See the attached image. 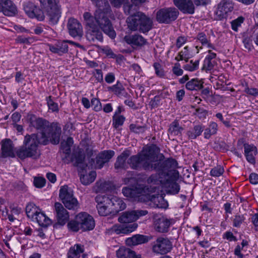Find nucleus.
Listing matches in <instances>:
<instances>
[{
    "instance_id": "obj_1",
    "label": "nucleus",
    "mask_w": 258,
    "mask_h": 258,
    "mask_svg": "<svg viewBox=\"0 0 258 258\" xmlns=\"http://www.w3.org/2000/svg\"><path fill=\"white\" fill-rule=\"evenodd\" d=\"M49 142V137L44 134H27L25 136L23 146L18 149L17 156L21 160L27 158L37 159L40 156L38 151V145L39 144L46 145Z\"/></svg>"
},
{
    "instance_id": "obj_2",
    "label": "nucleus",
    "mask_w": 258,
    "mask_h": 258,
    "mask_svg": "<svg viewBox=\"0 0 258 258\" xmlns=\"http://www.w3.org/2000/svg\"><path fill=\"white\" fill-rule=\"evenodd\" d=\"M135 7L133 3L127 4L123 6L125 13L130 15L126 20L128 28L132 31H139L143 33L148 32L153 27L152 19L142 12L134 13Z\"/></svg>"
},
{
    "instance_id": "obj_3",
    "label": "nucleus",
    "mask_w": 258,
    "mask_h": 258,
    "mask_svg": "<svg viewBox=\"0 0 258 258\" xmlns=\"http://www.w3.org/2000/svg\"><path fill=\"white\" fill-rule=\"evenodd\" d=\"M111 14L112 11L108 10L103 12L100 10H96L94 16L90 13V16L92 18L94 25L99 28L106 35L113 39L115 38L116 34L112 23L109 19V17Z\"/></svg>"
},
{
    "instance_id": "obj_4",
    "label": "nucleus",
    "mask_w": 258,
    "mask_h": 258,
    "mask_svg": "<svg viewBox=\"0 0 258 258\" xmlns=\"http://www.w3.org/2000/svg\"><path fill=\"white\" fill-rule=\"evenodd\" d=\"M95 221L92 216L86 212H81L77 215L74 219L70 221L67 224L69 230L77 232L90 231L95 227Z\"/></svg>"
},
{
    "instance_id": "obj_5",
    "label": "nucleus",
    "mask_w": 258,
    "mask_h": 258,
    "mask_svg": "<svg viewBox=\"0 0 258 258\" xmlns=\"http://www.w3.org/2000/svg\"><path fill=\"white\" fill-rule=\"evenodd\" d=\"M50 25L57 23L61 16L59 0H39Z\"/></svg>"
},
{
    "instance_id": "obj_6",
    "label": "nucleus",
    "mask_w": 258,
    "mask_h": 258,
    "mask_svg": "<svg viewBox=\"0 0 258 258\" xmlns=\"http://www.w3.org/2000/svg\"><path fill=\"white\" fill-rule=\"evenodd\" d=\"M83 18L87 26L86 34L87 40L93 42L96 41L102 42L103 40L102 31L94 25L92 18L90 16V13L85 12Z\"/></svg>"
},
{
    "instance_id": "obj_7",
    "label": "nucleus",
    "mask_w": 258,
    "mask_h": 258,
    "mask_svg": "<svg viewBox=\"0 0 258 258\" xmlns=\"http://www.w3.org/2000/svg\"><path fill=\"white\" fill-rule=\"evenodd\" d=\"M165 157L163 154H161L159 160L154 163L152 164V171L156 170L158 172L167 174L172 170H176L178 163L177 161L172 158H168L163 160Z\"/></svg>"
},
{
    "instance_id": "obj_8",
    "label": "nucleus",
    "mask_w": 258,
    "mask_h": 258,
    "mask_svg": "<svg viewBox=\"0 0 258 258\" xmlns=\"http://www.w3.org/2000/svg\"><path fill=\"white\" fill-rule=\"evenodd\" d=\"M179 14L174 7L161 8L156 12V20L160 24H169L177 19Z\"/></svg>"
},
{
    "instance_id": "obj_9",
    "label": "nucleus",
    "mask_w": 258,
    "mask_h": 258,
    "mask_svg": "<svg viewBox=\"0 0 258 258\" xmlns=\"http://www.w3.org/2000/svg\"><path fill=\"white\" fill-rule=\"evenodd\" d=\"M59 197L66 208L69 210H78L80 205L77 199L74 197L73 191L69 189L68 185L60 187Z\"/></svg>"
},
{
    "instance_id": "obj_10",
    "label": "nucleus",
    "mask_w": 258,
    "mask_h": 258,
    "mask_svg": "<svg viewBox=\"0 0 258 258\" xmlns=\"http://www.w3.org/2000/svg\"><path fill=\"white\" fill-rule=\"evenodd\" d=\"M27 119L30 127H32L40 133L38 134H44L47 135L50 124L46 119L38 117L33 114H28L27 116Z\"/></svg>"
},
{
    "instance_id": "obj_11",
    "label": "nucleus",
    "mask_w": 258,
    "mask_h": 258,
    "mask_svg": "<svg viewBox=\"0 0 258 258\" xmlns=\"http://www.w3.org/2000/svg\"><path fill=\"white\" fill-rule=\"evenodd\" d=\"M152 250L156 254H165L170 252L172 248V244L166 237H158L152 242Z\"/></svg>"
},
{
    "instance_id": "obj_12",
    "label": "nucleus",
    "mask_w": 258,
    "mask_h": 258,
    "mask_svg": "<svg viewBox=\"0 0 258 258\" xmlns=\"http://www.w3.org/2000/svg\"><path fill=\"white\" fill-rule=\"evenodd\" d=\"M127 164L134 170L152 171V163L145 160L141 153L131 156L127 160Z\"/></svg>"
},
{
    "instance_id": "obj_13",
    "label": "nucleus",
    "mask_w": 258,
    "mask_h": 258,
    "mask_svg": "<svg viewBox=\"0 0 258 258\" xmlns=\"http://www.w3.org/2000/svg\"><path fill=\"white\" fill-rule=\"evenodd\" d=\"M163 186L167 188V192L172 195L177 194L180 190V186L176 182L179 178V172L172 170L167 174Z\"/></svg>"
},
{
    "instance_id": "obj_14",
    "label": "nucleus",
    "mask_w": 258,
    "mask_h": 258,
    "mask_svg": "<svg viewBox=\"0 0 258 258\" xmlns=\"http://www.w3.org/2000/svg\"><path fill=\"white\" fill-rule=\"evenodd\" d=\"M157 189L156 186L152 187L149 185L136 186L134 188L128 187H123L122 192L123 195L126 197L135 198L139 194H145L148 192H154Z\"/></svg>"
},
{
    "instance_id": "obj_15",
    "label": "nucleus",
    "mask_w": 258,
    "mask_h": 258,
    "mask_svg": "<svg viewBox=\"0 0 258 258\" xmlns=\"http://www.w3.org/2000/svg\"><path fill=\"white\" fill-rule=\"evenodd\" d=\"M1 156L3 158H15L18 149L15 148V145L10 139H5L1 142Z\"/></svg>"
},
{
    "instance_id": "obj_16",
    "label": "nucleus",
    "mask_w": 258,
    "mask_h": 258,
    "mask_svg": "<svg viewBox=\"0 0 258 258\" xmlns=\"http://www.w3.org/2000/svg\"><path fill=\"white\" fill-rule=\"evenodd\" d=\"M234 9V3L231 0H222L217 6L216 15L217 19L221 20L227 17V14Z\"/></svg>"
},
{
    "instance_id": "obj_17",
    "label": "nucleus",
    "mask_w": 258,
    "mask_h": 258,
    "mask_svg": "<svg viewBox=\"0 0 258 258\" xmlns=\"http://www.w3.org/2000/svg\"><path fill=\"white\" fill-rule=\"evenodd\" d=\"M155 230L160 233L167 232L171 224V220L161 215L156 214L153 216Z\"/></svg>"
},
{
    "instance_id": "obj_18",
    "label": "nucleus",
    "mask_w": 258,
    "mask_h": 258,
    "mask_svg": "<svg viewBox=\"0 0 258 258\" xmlns=\"http://www.w3.org/2000/svg\"><path fill=\"white\" fill-rule=\"evenodd\" d=\"M95 201L97 203L96 208L100 216H106L112 213L107 196L98 195L95 198Z\"/></svg>"
},
{
    "instance_id": "obj_19",
    "label": "nucleus",
    "mask_w": 258,
    "mask_h": 258,
    "mask_svg": "<svg viewBox=\"0 0 258 258\" xmlns=\"http://www.w3.org/2000/svg\"><path fill=\"white\" fill-rule=\"evenodd\" d=\"M159 152L160 148L156 145L152 144L144 148L141 154L145 160L154 163L158 161Z\"/></svg>"
},
{
    "instance_id": "obj_20",
    "label": "nucleus",
    "mask_w": 258,
    "mask_h": 258,
    "mask_svg": "<svg viewBox=\"0 0 258 258\" xmlns=\"http://www.w3.org/2000/svg\"><path fill=\"white\" fill-rule=\"evenodd\" d=\"M114 151L113 150H104L98 153L96 157L95 167L101 169L114 156Z\"/></svg>"
},
{
    "instance_id": "obj_21",
    "label": "nucleus",
    "mask_w": 258,
    "mask_h": 258,
    "mask_svg": "<svg viewBox=\"0 0 258 258\" xmlns=\"http://www.w3.org/2000/svg\"><path fill=\"white\" fill-rule=\"evenodd\" d=\"M0 12L5 16L13 17L18 14V9L11 0H0Z\"/></svg>"
},
{
    "instance_id": "obj_22",
    "label": "nucleus",
    "mask_w": 258,
    "mask_h": 258,
    "mask_svg": "<svg viewBox=\"0 0 258 258\" xmlns=\"http://www.w3.org/2000/svg\"><path fill=\"white\" fill-rule=\"evenodd\" d=\"M173 2L183 14H193L195 13V3L191 0H173Z\"/></svg>"
},
{
    "instance_id": "obj_23",
    "label": "nucleus",
    "mask_w": 258,
    "mask_h": 258,
    "mask_svg": "<svg viewBox=\"0 0 258 258\" xmlns=\"http://www.w3.org/2000/svg\"><path fill=\"white\" fill-rule=\"evenodd\" d=\"M85 155L81 151H76L71 155L70 162H73L75 167L78 168V172L86 170L87 164L85 163Z\"/></svg>"
},
{
    "instance_id": "obj_24",
    "label": "nucleus",
    "mask_w": 258,
    "mask_h": 258,
    "mask_svg": "<svg viewBox=\"0 0 258 258\" xmlns=\"http://www.w3.org/2000/svg\"><path fill=\"white\" fill-rule=\"evenodd\" d=\"M54 209L57 223L61 225H64L69 219V213L63 205L58 202L54 204Z\"/></svg>"
},
{
    "instance_id": "obj_25",
    "label": "nucleus",
    "mask_w": 258,
    "mask_h": 258,
    "mask_svg": "<svg viewBox=\"0 0 258 258\" xmlns=\"http://www.w3.org/2000/svg\"><path fill=\"white\" fill-rule=\"evenodd\" d=\"M131 154V151L126 149H125L120 155H119L114 163V168L117 171L121 170H126L128 168L127 162H126L127 159Z\"/></svg>"
},
{
    "instance_id": "obj_26",
    "label": "nucleus",
    "mask_w": 258,
    "mask_h": 258,
    "mask_svg": "<svg viewBox=\"0 0 258 258\" xmlns=\"http://www.w3.org/2000/svg\"><path fill=\"white\" fill-rule=\"evenodd\" d=\"M107 198L112 213H117L126 208V204L120 198L113 196H107Z\"/></svg>"
},
{
    "instance_id": "obj_27",
    "label": "nucleus",
    "mask_w": 258,
    "mask_h": 258,
    "mask_svg": "<svg viewBox=\"0 0 258 258\" xmlns=\"http://www.w3.org/2000/svg\"><path fill=\"white\" fill-rule=\"evenodd\" d=\"M67 27L70 35L75 37L77 36H81L83 33L82 26L79 21L74 18L69 19L67 24Z\"/></svg>"
},
{
    "instance_id": "obj_28",
    "label": "nucleus",
    "mask_w": 258,
    "mask_h": 258,
    "mask_svg": "<svg viewBox=\"0 0 258 258\" xmlns=\"http://www.w3.org/2000/svg\"><path fill=\"white\" fill-rule=\"evenodd\" d=\"M61 133V127L57 122H52L50 124V128L46 134H51L50 142L54 145H57L60 141V137Z\"/></svg>"
},
{
    "instance_id": "obj_29",
    "label": "nucleus",
    "mask_w": 258,
    "mask_h": 258,
    "mask_svg": "<svg viewBox=\"0 0 258 258\" xmlns=\"http://www.w3.org/2000/svg\"><path fill=\"white\" fill-rule=\"evenodd\" d=\"M69 42H71V41L63 40L57 41L54 45H49V50L52 52L61 56L63 54L68 53L69 50L68 43Z\"/></svg>"
},
{
    "instance_id": "obj_30",
    "label": "nucleus",
    "mask_w": 258,
    "mask_h": 258,
    "mask_svg": "<svg viewBox=\"0 0 258 258\" xmlns=\"http://www.w3.org/2000/svg\"><path fill=\"white\" fill-rule=\"evenodd\" d=\"M244 155L246 160L252 164H255V159L254 156L257 154V148L253 144L244 143Z\"/></svg>"
},
{
    "instance_id": "obj_31",
    "label": "nucleus",
    "mask_w": 258,
    "mask_h": 258,
    "mask_svg": "<svg viewBox=\"0 0 258 258\" xmlns=\"http://www.w3.org/2000/svg\"><path fill=\"white\" fill-rule=\"evenodd\" d=\"M123 39L126 43L132 46H142L147 43V40L139 34L126 35Z\"/></svg>"
},
{
    "instance_id": "obj_32",
    "label": "nucleus",
    "mask_w": 258,
    "mask_h": 258,
    "mask_svg": "<svg viewBox=\"0 0 258 258\" xmlns=\"http://www.w3.org/2000/svg\"><path fill=\"white\" fill-rule=\"evenodd\" d=\"M148 236L136 234L131 237L127 238L125 240V243L130 246H136L148 242L150 240Z\"/></svg>"
},
{
    "instance_id": "obj_33",
    "label": "nucleus",
    "mask_w": 258,
    "mask_h": 258,
    "mask_svg": "<svg viewBox=\"0 0 258 258\" xmlns=\"http://www.w3.org/2000/svg\"><path fill=\"white\" fill-rule=\"evenodd\" d=\"M167 174L163 172H158V173L152 174L146 180L148 184L153 185H159L164 183L165 179L167 177Z\"/></svg>"
},
{
    "instance_id": "obj_34",
    "label": "nucleus",
    "mask_w": 258,
    "mask_h": 258,
    "mask_svg": "<svg viewBox=\"0 0 258 258\" xmlns=\"http://www.w3.org/2000/svg\"><path fill=\"white\" fill-rule=\"evenodd\" d=\"M149 199L151 202L150 206L155 208H165L167 206V203L165 202L162 197L159 194L149 195Z\"/></svg>"
},
{
    "instance_id": "obj_35",
    "label": "nucleus",
    "mask_w": 258,
    "mask_h": 258,
    "mask_svg": "<svg viewBox=\"0 0 258 258\" xmlns=\"http://www.w3.org/2000/svg\"><path fill=\"white\" fill-rule=\"evenodd\" d=\"M138 227V224L134 223L127 225H114L113 229L117 234L120 233L128 234L135 231Z\"/></svg>"
},
{
    "instance_id": "obj_36",
    "label": "nucleus",
    "mask_w": 258,
    "mask_h": 258,
    "mask_svg": "<svg viewBox=\"0 0 258 258\" xmlns=\"http://www.w3.org/2000/svg\"><path fill=\"white\" fill-rule=\"evenodd\" d=\"M84 171L81 170V172H79L80 181L83 185H89L95 180L96 177V172L92 171L89 174H84Z\"/></svg>"
},
{
    "instance_id": "obj_37",
    "label": "nucleus",
    "mask_w": 258,
    "mask_h": 258,
    "mask_svg": "<svg viewBox=\"0 0 258 258\" xmlns=\"http://www.w3.org/2000/svg\"><path fill=\"white\" fill-rule=\"evenodd\" d=\"M84 251V245L76 244L71 246L67 253L68 258H79L81 253Z\"/></svg>"
},
{
    "instance_id": "obj_38",
    "label": "nucleus",
    "mask_w": 258,
    "mask_h": 258,
    "mask_svg": "<svg viewBox=\"0 0 258 258\" xmlns=\"http://www.w3.org/2000/svg\"><path fill=\"white\" fill-rule=\"evenodd\" d=\"M204 130V126L202 124H197L192 128H190L186 132L189 140H194L202 135Z\"/></svg>"
},
{
    "instance_id": "obj_39",
    "label": "nucleus",
    "mask_w": 258,
    "mask_h": 258,
    "mask_svg": "<svg viewBox=\"0 0 258 258\" xmlns=\"http://www.w3.org/2000/svg\"><path fill=\"white\" fill-rule=\"evenodd\" d=\"M117 258H137L136 252L124 246L120 247L116 252Z\"/></svg>"
},
{
    "instance_id": "obj_40",
    "label": "nucleus",
    "mask_w": 258,
    "mask_h": 258,
    "mask_svg": "<svg viewBox=\"0 0 258 258\" xmlns=\"http://www.w3.org/2000/svg\"><path fill=\"white\" fill-rule=\"evenodd\" d=\"M108 90L112 92L119 97L122 96L126 97L127 95V93L125 91L123 85L119 81H117L116 84L108 87Z\"/></svg>"
},
{
    "instance_id": "obj_41",
    "label": "nucleus",
    "mask_w": 258,
    "mask_h": 258,
    "mask_svg": "<svg viewBox=\"0 0 258 258\" xmlns=\"http://www.w3.org/2000/svg\"><path fill=\"white\" fill-rule=\"evenodd\" d=\"M204 82L198 78L192 79L185 84V88L190 91H199L204 87Z\"/></svg>"
},
{
    "instance_id": "obj_42",
    "label": "nucleus",
    "mask_w": 258,
    "mask_h": 258,
    "mask_svg": "<svg viewBox=\"0 0 258 258\" xmlns=\"http://www.w3.org/2000/svg\"><path fill=\"white\" fill-rule=\"evenodd\" d=\"M183 128L179 125L178 121L174 120L169 125L168 132L172 136H180Z\"/></svg>"
},
{
    "instance_id": "obj_43",
    "label": "nucleus",
    "mask_w": 258,
    "mask_h": 258,
    "mask_svg": "<svg viewBox=\"0 0 258 258\" xmlns=\"http://www.w3.org/2000/svg\"><path fill=\"white\" fill-rule=\"evenodd\" d=\"M34 218L38 224L43 227H47L51 223L50 219L42 212H39Z\"/></svg>"
},
{
    "instance_id": "obj_44",
    "label": "nucleus",
    "mask_w": 258,
    "mask_h": 258,
    "mask_svg": "<svg viewBox=\"0 0 258 258\" xmlns=\"http://www.w3.org/2000/svg\"><path fill=\"white\" fill-rule=\"evenodd\" d=\"M118 221L121 223H132L136 221L133 211H126L122 213V215L118 217Z\"/></svg>"
},
{
    "instance_id": "obj_45",
    "label": "nucleus",
    "mask_w": 258,
    "mask_h": 258,
    "mask_svg": "<svg viewBox=\"0 0 258 258\" xmlns=\"http://www.w3.org/2000/svg\"><path fill=\"white\" fill-rule=\"evenodd\" d=\"M204 138L206 139L210 138L211 136L217 134L218 131V124L215 122H211L210 123L208 127L204 129Z\"/></svg>"
},
{
    "instance_id": "obj_46",
    "label": "nucleus",
    "mask_w": 258,
    "mask_h": 258,
    "mask_svg": "<svg viewBox=\"0 0 258 258\" xmlns=\"http://www.w3.org/2000/svg\"><path fill=\"white\" fill-rule=\"evenodd\" d=\"M93 5L97 8L96 10L106 12V11H111L110 6L107 0H91Z\"/></svg>"
},
{
    "instance_id": "obj_47",
    "label": "nucleus",
    "mask_w": 258,
    "mask_h": 258,
    "mask_svg": "<svg viewBox=\"0 0 258 258\" xmlns=\"http://www.w3.org/2000/svg\"><path fill=\"white\" fill-rule=\"evenodd\" d=\"M39 208L33 203H28L26 207V213L28 218L34 219V217L39 212Z\"/></svg>"
},
{
    "instance_id": "obj_48",
    "label": "nucleus",
    "mask_w": 258,
    "mask_h": 258,
    "mask_svg": "<svg viewBox=\"0 0 258 258\" xmlns=\"http://www.w3.org/2000/svg\"><path fill=\"white\" fill-rule=\"evenodd\" d=\"M131 132L137 134H142L145 132L147 129V126L146 124L140 125L137 123H132L129 126Z\"/></svg>"
},
{
    "instance_id": "obj_49",
    "label": "nucleus",
    "mask_w": 258,
    "mask_h": 258,
    "mask_svg": "<svg viewBox=\"0 0 258 258\" xmlns=\"http://www.w3.org/2000/svg\"><path fill=\"white\" fill-rule=\"evenodd\" d=\"M242 42L245 48L248 51H250L253 48L252 36L250 34L245 33L243 36Z\"/></svg>"
},
{
    "instance_id": "obj_50",
    "label": "nucleus",
    "mask_w": 258,
    "mask_h": 258,
    "mask_svg": "<svg viewBox=\"0 0 258 258\" xmlns=\"http://www.w3.org/2000/svg\"><path fill=\"white\" fill-rule=\"evenodd\" d=\"M36 7L37 6L33 3L29 1L25 2L23 5L24 10L28 17H33L34 16L32 11L34 10V9H36Z\"/></svg>"
},
{
    "instance_id": "obj_51",
    "label": "nucleus",
    "mask_w": 258,
    "mask_h": 258,
    "mask_svg": "<svg viewBox=\"0 0 258 258\" xmlns=\"http://www.w3.org/2000/svg\"><path fill=\"white\" fill-rule=\"evenodd\" d=\"M199 60H190L188 63H187L183 66V68L186 71L194 72L199 68Z\"/></svg>"
},
{
    "instance_id": "obj_52",
    "label": "nucleus",
    "mask_w": 258,
    "mask_h": 258,
    "mask_svg": "<svg viewBox=\"0 0 258 258\" xmlns=\"http://www.w3.org/2000/svg\"><path fill=\"white\" fill-rule=\"evenodd\" d=\"M46 101L49 110H50L53 112H58L59 111L58 104L52 100L51 96L47 97L46 98Z\"/></svg>"
},
{
    "instance_id": "obj_53",
    "label": "nucleus",
    "mask_w": 258,
    "mask_h": 258,
    "mask_svg": "<svg viewBox=\"0 0 258 258\" xmlns=\"http://www.w3.org/2000/svg\"><path fill=\"white\" fill-rule=\"evenodd\" d=\"M179 52L181 54V58H178V56H176L175 59L178 61L184 60L186 62H188L189 59L190 58L188 47L187 46L184 47L183 50Z\"/></svg>"
},
{
    "instance_id": "obj_54",
    "label": "nucleus",
    "mask_w": 258,
    "mask_h": 258,
    "mask_svg": "<svg viewBox=\"0 0 258 258\" xmlns=\"http://www.w3.org/2000/svg\"><path fill=\"white\" fill-rule=\"evenodd\" d=\"M32 13L34 16L33 17H29V18L32 19L35 18L40 21H42L44 20L45 15L44 12L38 7L37 6L36 9H34V10L32 11Z\"/></svg>"
},
{
    "instance_id": "obj_55",
    "label": "nucleus",
    "mask_w": 258,
    "mask_h": 258,
    "mask_svg": "<svg viewBox=\"0 0 258 258\" xmlns=\"http://www.w3.org/2000/svg\"><path fill=\"white\" fill-rule=\"evenodd\" d=\"M125 117L123 115L115 116L113 115L112 117V125L115 128H117L121 126L125 120Z\"/></svg>"
},
{
    "instance_id": "obj_56",
    "label": "nucleus",
    "mask_w": 258,
    "mask_h": 258,
    "mask_svg": "<svg viewBox=\"0 0 258 258\" xmlns=\"http://www.w3.org/2000/svg\"><path fill=\"white\" fill-rule=\"evenodd\" d=\"M224 172V169L223 166L218 165L213 168L210 171V175L213 177H219L222 175Z\"/></svg>"
},
{
    "instance_id": "obj_57",
    "label": "nucleus",
    "mask_w": 258,
    "mask_h": 258,
    "mask_svg": "<svg viewBox=\"0 0 258 258\" xmlns=\"http://www.w3.org/2000/svg\"><path fill=\"white\" fill-rule=\"evenodd\" d=\"M61 146L63 153L66 154V157L62 159V160L65 163L69 164L70 161L67 160V158L71 154V147L69 146V145H67L63 143H61Z\"/></svg>"
},
{
    "instance_id": "obj_58",
    "label": "nucleus",
    "mask_w": 258,
    "mask_h": 258,
    "mask_svg": "<svg viewBox=\"0 0 258 258\" xmlns=\"http://www.w3.org/2000/svg\"><path fill=\"white\" fill-rule=\"evenodd\" d=\"M244 220L245 217L243 215H235L233 220V226L234 227H240Z\"/></svg>"
},
{
    "instance_id": "obj_59",
    "label": "nucleus",
    "mask_w": 258,
    "mask_h": 258,
    "mask_svg": "<svg viewBox=\"0 0 258 258\" xmlns=\"http://www.w3.org/2000/svg\"><path fill=\"white\" fill-rule=\"evenodd\" d=\"M33 183L36 187L40 188L45 186L46 180L42 177H35Z\"/></svg>"
},
{
    "instance_id": "obj_60",
    "label": "nucleus",
    "mask_w": 258,
    "mask_h": 258,
    "mask_svg": "<svg viewBox=\"0 0 258 258\" xmlns=\"http://www.w3.org/2000/svg\"><path fill=\"white\" fill-rule=\"evenodd\" d=\"M243 21L244 18L242 17H239L236 19L233 20L231 22L232 29L235 31H237L238 28L241 26Z\"/></svg>"
},
{
    "instance_id": "obj_61",
    "label": "nucleus",
    "mask_w": 258,
    "mask_h": 258,
    "mask_svg": "<svg viewBox=\"0 0 258 258\" xmlns=\"http://www.w3.org/2000/svg\"><path fill=\"white\" fill-rule=\"evenodd\" d=\"M153 67L155 71V74L157 76L160 78L164 77L165 74L163 69L159 63L155 62L153 64Z\"/></svg>"
},
{
    "instance_id": "obj_62",
    "label": "nucleus",
    "mask_w": 258,
    "mask_h": 258,
    "mask_svg": "<svg viewBox=\"0 0 258 258\" xmlns=\"http://www.w3.org/2000/svg\"><path fill=\"white\" fill-rule=\"evenodd\" d=\"M215 62L214 60H209L205 58L202 67L203 70L211 71L214 68Z\"/></svg>"
},
{
    "instance_id": "obj_63",
    "label": "nucleus",
    "mask_w": 258,
    "mask_h": 258,
    "mask_svg": "<svg viewBox=\"0 0 258 258\" xmlns=\"http://www.w3.org/2000/svg\"><path fill=\"white\" fill-rule=\"evenodd\" d=\"M195 39L198 40L204 46H206V44L208 43V41L210 40V39L207 38L206 34L204 32L198 33Z\"/></svg>"
},
{
    "instance_id": "obj_64",
    "label": "nucleus",
    "mask_w": 258,
    "mask_h": 258,
    "mask_svg": "<svg viewBox=\"0 0 258 258\" xmlns=\"http://www.w3.org/2000/svg\"><path fill=\"white\" fill-rule=\"evenodd\" d=\"M161 98L160 96L156 95L152 98L149 103V105L151 109L157 108L160 104Z\"/></svg>"
}]
</instances>
